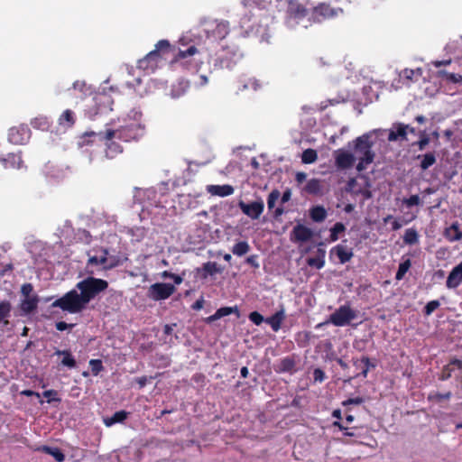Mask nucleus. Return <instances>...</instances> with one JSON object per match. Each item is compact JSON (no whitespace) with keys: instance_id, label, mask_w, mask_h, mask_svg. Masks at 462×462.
<instances>
[{"instance_id":"1","label":"nucleus","mask_w":462,"mask_h":462,"mask_svg":"<svg viewBox=\"0 0 462 462\" xmlns=\"http://www.w3.org/2000/svg\"><path fill=\"white\" fill-rule=\"evenodd\" d=\"M91 137H97L99 142L104 143L105 156L107 159H115L124 152V147L122 144L116 142V140H118L117 134L114 129L107 128L98 133L94 131L86 132L81 136L83 144H90L92 141L88 140V138Z\"/></svg>"},{"instance_id":"2","label":"nucleus","mask_w":462,"mask_h":462,"mask_svg":"<svg viewBox=\"0 0 462 462\" xmlns=\"http://www.w3.org/2000/svg\"><path fill=\"white\" fill-rule=\"evenodd\" d=\"M199 34L213 42L223 40L229 33V23L214 19H203L199 25Z\"/></svg>"},{"instance_id":"3","label":"nucleus","mask_w":462,"mask_h":462,"mask_svg":"<svg viewBox=\"0 0 462 462\" xmlns=\"http://www.w3.org/2000/svg\"><path fill=\"white\" fill-rule=\"evenodd\" d=\"M107 288L108 282L106 280L93 276L87 277L76 284V289L80 291L79 293L86 305Z\"/></svg>"},{"instance_id":"4","label":"nucleus","mask_w":462,"mask_h":462,"mask_svg":"<svg viewBox=\"0 0 462 462\" xmlns=\"http://www.w3.org/2000/svg\"><path fill=\"white\" fill-rule=\"evenodd\" d=\"M79 290L73 289L66 292L62 297L57 299L51 303V307L60 308L63 311H67L71 314H76L83 311L87 305L84 302Z\"/></svg>"},{"instance_id":"5","label":"nucleus","mask_w":462,"mask_h":462,"mask_svg":"<svg viewBox=\"0 0 462 462\" xmlns=\"http://www.w3.org/2000/svg\"><path fill=\"white\" fill-rule=\"evenodd\" d=\"M171 44L167 40L159 41L155 49L138 60L137 67L145 71H154L162 59L161 52L168 51Z\"/></svg>"},{"instance_id":"6","label":"nucleus","mask_w":462,"mask_h":462,"mask_svg":"<svg viewBox=\"0 0 462 462\" xmlns=\"http://www.w3.org/2000/svg\"><path fill=\"white\" fill-rule=\"evenodd\" d=\"M372 143L369 141V135L364 134L356 140L355 156L359 160L356 166L357 171H361L365 165L373 162L374 154L371 152Z\"/></svg>"},{"instance_id":"7","label":"nucleus","mask_w":462,"mask_h":462,"mask_svg":"<svg viewBox=\"0 0 462 462\" xmlns=\"http://www.w3.org/2000/svg\"><path fill=\"white\" fill-rule=\"evenodd\" d=\"M240 53L236 49L223 48L213 59L215 70L231 69L240 59Z\"/></svg>"},{"instance_id":"8","label":"nucleus","mask_w":462,"mask_h":462,"mask_svg":"<svg viewBox=\"0 0 462 462\" xmlns=\"http://www.w3.org/2000/svg\"><path fill=\"white\" fill-rule=\"evenodd\" d=\"M114 130L117 139L124 143L138 142L144 135V126L139 123H131Z\"/></svg>"},{"instance_id":"9","label":"nucleus","mask_w":462,"mask_h":462,"mask_svg":"<svg viewBox=\"0 0 462 462\" xmlns=\"http://www.w3.org/2000/svg\"><path fill=\"white\" fill-rule=\"evenodd\" d=\"M93 101L94 108L88 112L90 119H95L98 115L107 114L112 111L113 99L109 95L105 93L97 94Z\"/></svg>"},{"instance_id":"10","label":"nucleus","mask_w":462,"mask_h":462,"mask_svg":"<svg viewBox=\"0 0 462 462\" xmlns=\"http://www.w3.org/2000/svg\"><path fill=\"white\" fill-rule=\"evenodd\" d=\"M176 291L173 284L165 282H156L148 289V297L155 301L163 300L170 298Z\"/></svg>"},{"instance_id":"11","label":"nucleus","mask_w":462,"mask_h":462,"mask_svg":"<svg viewBox=\"0 0 462 462\" xmlns=\"http://www.w3.org/2000/svg\"><path fill=\"white\" fill-rule=\"evenodd\" d=\"M356 318V313L349 306H340L329 317V322L337 327H343Z\"/></svg>"},{"instance_id":"12","label":"nucleus","mask_w":462,"mask_h":462,"mask_svg":"<svg viewBox=\"0 0 462 462\" xmlns=\"http://www.w3.org/2000/svg\"><path fill=\"white\" fill-rule=\"evenodd\" d=\"M238 207L241 211L250 217L251 219H258L264 210V203L262 199L250 203H245L243 200L238 202Z\"/></svg>"},{"instance_id":"13","label":"nucleus","mask_w":462,"mask_h":462,"mask_svg":"<svg viewBox=\"0 0 462 462\" xmlns=\"http://www.w3.org/2000/svg\"><path fill=\"white\" fill-rule=\"evenodd\" d=\"M30 137L31 130L26 125H20L9 129L8 140L14 144H24L30 139Z\"/></svg>"},{"instance_id":"14","label":"nucleus","mask_w":462,"mask_h":462,"mask_svg":"<svg viewBox=\"0 0 462 462\" xmlns=\"http://www.w3.org/2000/svg\"><path fill=\"white\" fill-rule=\"evenodd\" d=\"M107 249L102 250V254L100 256L93 255L89 256L87 262V269L88 273L90 275L94 274L93 270H89L90 267L94 265H103V270H110L116 266V263H107Z\"/></svg>"},{"instance_id":"15","label":"nucleus","mask_w":462,"mask_h":462,"mask_svg":"<svg viewBox=\"0 0 462 462\" xmlns=\"http://www.w3.org/2000/svg\"><path fill=\"white\" fill-rule=\"evenodd\" d=\"M313 236V232L310 228L307 227L304 225H296L291 233V240L293 242L304 243L308 242Z\"/></svg>"},{"instance_id":"16","label":"nucleus","mask_w":462,"mask_h":462,"mask_svg":"<svg viewBox=\"0 0 462 462\" xmlns=\"http://www.w3.org/2000/svg\"><path fill=\"white\" fill-rule=\"evenodd\" d=\"M408 125L403 123H394L389 130L387 139L390 142L398 140L407 141Z\"/></svg>"},{"instance_id":"17","label":"nucleus","mask_w":462,"mask_h":462,"mask_svg":"<svg viewBox=\"0 0 462 462\" xmlns=\"http://www.w3.org/2000/svg\"><path fill=\"white\" fill-rule=\"evenodd\" d=\"M356 159L355 154L344 151H337L335 157L337 167L342 170L353 167Z\"/></svg>"},{"instance_id":"18","label":"nucleus","mask_w":462,"mask_h":462,"mask_svg":"<svg viewBox=\"0 0 462 462\" xmlns=\"http://www.w3.org/2000/svg\"><path fill=\"white\" fill-rule=\"evenodd\" d=\"M1 162L5 169L20 170L25 167L22 160L21 152L8 153L6 157L1 159Z\"/></svg>"},{"instance_id":"19","label":"nucleus","mask_w":462,"mask_h":462,"mask_svg":"<svg viewBox=\"0 0 462 462\" xmlns=\"http://www.w3.org/2000/svg\"><path fill=\"white\" fill-rule=\"evenodd\" d=\"M462 282V262L456 265L449 273L446 285L449 289L457 288Z\"/></svg>"},{"instance_id":"20","label":"nucleus","mask_w":462,"mask_h":462,"mask_svg":"<svg viewBox=\"0 0 462 462\" xmlns=\"http://www.w3.org/2000/svg\"><path fill=\"white\" fill-rule=\"evenodd\" d=\"M77 117L74 111L71 109H66L59 116L58 124L62 129L68 130L74 126Z\"/></svg>"},{"instance_id":"21","label":"nucleus","mask_w":462,"mask_h":462,"mask_svg":"<svg viewBox=\"0 0 462 462\" xmlns=\"http://www.w3.org/2000/svg\"><path fill=\"white\" fill-rule=\"evenodd\" d=\"M287 13L292 18L301 19L307 16L308 10L299 2L290 1L288 4Z\"/></svg>"},{"instance_id":"22","label":"nucleus","mask_w":462,"mask_h":462,"mask_svg":"<svg viewBox=\"0 0 462 462\" xmlns=\"http://www.w3.org/2000/svg\"><path fill=\"white\" fill-rule=\"evenodd\" d=\"M296 362L294 357L286 356L279 361L277 365H274V371L276 373H293L295 371Z\"/></svg>"},{"instance_id":"23","label":"nucleus","mask_w":462,"mask_h":462,"mask_svg":"<svg viewBox=\"0 0 462 462\" xmlns=\"http://www.w3.org/2000/svg\"><path fill=\"white\" fill-rule=\"evenodd\" d=\"M364 402V398L362 397H355L349 398L342 402V405L346 407L345 414H346V421L347 424H350L354 421L355 416L352 413L353 409L350 407L351 405H360Z\"/></svg>"},{"instance_id":"24","label":"nucleus","mask_w":462,"mask_h":462,"mask_svg":"<svg viewBox=\"0 0 462 462\" xmlns=\"http://www.w3.org/2000/svg\"><path fill=\"white\" fill-rule=\"evenodd\" d=\"M207 190L214 196L218 197H227L234 193L235 189L233 186L225 184V185H208L207 187Z\"/></svg>"},{"instance_id":"25","label":"nucleus","mask_w":462,"mask_h":462,"mask_svg":"<svg viewBox=\"0 0 462 462\" xmlns=\"http://www.w3.org/2000/svg\"><path fill=\"white\" fill-rule=\"evenodd\" d=\"M417 160H420V168L421 171H426L437 162L436 152H429L423 154L416 156Z\"/></svg>"},{"instance_id":"26","label":"nucleus","mask_w":462,"mask_h":462,"mask_svg":"<svg viewBox=\"0 0 462 462\" xmlns=\"http://www.w3.org/2000/svg\"><path fill=\"white\" fill-rule=\"evenodd\" d=\"M38 302V295L33 294L32 297L24 298L23 300H22L20 308L24 313L29 314L37 309Z\"/></svg>"},{"instance_id":"27","label":"nucleus","mask_w":462,"mask_h":462,"mask_svg":"<svg viewBox=\"0 0 462 462\" xmlns=\"http://www.w3.org/2000/svg\"><path fill=\"white\" fill-rule=\"evenodd\" d=\"M445 237L449 242H455L462 238V231L459 229L458 222H454L450 226L447 227L444 231Z\"/></svg>"},{"instance_id":"28","label":"nucleus","mask_w":462,"mask_h":462,"mask_svg":"<svg viewBox=\"0 0 462 462\" xmlns=\"http://www.w3.org/2000/svg\"><path fill=\"white\" fill-rule=\"evenodd\" d=\"M325 255L326 251L322 248H318L317 255L315 257H309L307 259V263L310 267H315L317 269H321L325 265Z\"/></svg>"},{"instance_id":"29","label":"nucleus","mask_w":462,"mask_h":462,"mask_svg":"<svg viewBox=\"0 0 462 462\" xmlns=\"http://www.w3.org/2000/svg\"><path fill=\"white\" fill-rule=\"evenodd\" d=\"M323 190L322 181L318 179H310L304 187V191L310 195H321Z\"/></svg>"},{"instance_id":"30","label":"nucleus","mask_w":462,"mask_h":462,"mask_svg":"<svg viewBox=\"0 0 462 462\" xmlns=\"http://www.w3.org/2000/svg\"><path fill=\"white\" fill-rule=\"evenodd\" d=\"M355 365L356 366L357 369H360V372H357L353 376H348V378L346 381L349 382L353 377H356L359 375H363L364 377H365L369 370V367L374 366V365L370 364L369 358L367 357H362L360 360H357L356 362H355Z\"/></svg>"},{"instance_id":"31","label":"nucleus","mask_w":462,"mask_h":462,"mask_svg":"<svg viewBox=\"0 0 462 462\" xmlns=\"http://www.w3.org/2000/svg\"><path fill=\"white\" fill-rule=\"evenodd\" d=\"M202 270L204 273L202 274V278H207L208 275L213 276L217 273H222L224 271V268L221 267L216 262H207L203 263Z\"/></svg>"},{"instance_id":"32","label":"nucleus","mask_w":462,"mask_h":462,"mask_svg":"<svg viewBox=\"0 0 462 462\" xmlns=\"http://www.w3.org/2000/svg\"><path fill=\"white\" fill-rule=\"evenodd\" d=\"M128 417V412L125 411H119L115 412L111 417L104 418V424L106 427H111L116 423H121Z\"/></svg>"},{"instance_id":"33","label":"nucleus","mask_w":462,"mask_h":462,"mask_svg":"<svg viewBox=\"0 0 462 462\" xmlns=\"http://www.w3.org/2000/svg\"><path fill=\"white\" fill-rule=\"evenodd\" d=\"M284 319V312L283 310H279L275 312L272 317L266 319V323H268L272 329L277 332L281 328V325L282 320Z\"/></svg>"},{"instance_id":"34","label":"nucleus","mask_w":462,"mask_h":462,"mask_svg":"<svg viewBox=\"0 0 462 462\" xmlns=\"http://www.w3.org/2000/svg\"><path fill=\"white\" fill-rule=\"evenodd\" d=\"M419 140L412 143V146L418 147L419 151L422 152L430 143V135L427 134L426 130L418 131Z\"/></svg>"},{"instance_id":"35","label":"nucleus","mask_w":462,"mask_h":462,"mask_svg":"<svg viewBox=\"0 0 462 462\" xmlns=\"http://www.w3.org/2000/svg\"><path fill=\"white\" fill-rule=\"evenodd\" d=\"M12 305L8 300H3L0 302V324L3 323L5 326L9 324L8 318L11 315Z\"/></svg>"},{"instance_id":"36","label":"nucleus","mask_w":462,"mask_h":462,"mask_svg":"<svg viewBox=\"0 0 462 462\" xmlns=\"http://www.w3.org/2000/svg\"><path fill=\"white\" fill-rule=\"evenodd\" d=\"M38 450L42 451L54 457L57 462H63L65 460V455L59 448H52L49 446H42Z\"/></svg>"},{"instance_id":"37","label":"nucleus","mask_w":462,"mask_h":462,"mask_svg":"<svg viewBox=\"0 0 462 462\" xmlns=\"http://www.w3.org/2000/svg\"><path fill=\"white\" fill-rule=\"evenodd\" d=\"M331 253H335L341 263L348 262L352 257V253L348 252L343 245H337L332 248Z\"/></svg>"},{"instance_id":"38","label":"nucleus","mask_w":462,"mask_h":462,"mask_svg":"<svg viewBox=\"0 0 462 462\" xmlns=\"http://www.w3.org/2000/svg\"><path fill=\"white\" fill-rule=\"evenodd\" d=\"M310 216L315 222H321L327 217V211L322 206H314L310 210Z\"/></svg>"},{"instance_id":"39","label":"nucleus","mask_w":462,"mask_h":462,"mask_svg":"<svg viewBox=\"0 0 462 462\" xmlns=\"http://www.w3.org/2000/svg\"><path fill=\"white\" fill-rule=\"evenodd\" d=\"M56 355L63 356L61 364L69 368H74L76 366V360L69 350H57Z\"/></svg>"},{"instance_id":"40","label":"nucleus","mask_w":462,"mask_h":462,"mask_svg":"<svg viewBox=\"0 0 462 462\" xmlns=\"http://www.w3.org/2000/svg\"><path fill=\"white\" fill-rule=\"evenodd\" d=\"M403 242L406 245H412L419 242V235L416 229L408 228L403 236Z\"/></svg>"},{"instance_id":"41","label":"nucleus","mask_w":462,"mask_h":462,"mask_svg":"<svg viewBox=\"0 0 462 462\" xmlns=\"http://www.w3.org/2000/svg\"><path fill=\"white\" fill-rule=\"evenodd\" d=\"M250 251V245L246 241H240L232 247V253L236 256H243Z\"/></svg>"},{"instance_id":"42","label":"nucleus","mask_w":462,"mask_h":462,"mask_svg":"<svg viewBox=\"0 0 462 462\" xmlns=\"http://www.w3.org/2000/svg\"><path fill=\"white\" fill-rule=\"evenodd\" d=\"M318 153L316 150L309 148L302 152L301 162L305 164H310L317 161Z\"/></svg>"},{"instance_id":"43","label":"nucleus","mask_w":462,"mask_h":462,"mask_svg":"<svg viewBox=\"0 0 462 462\" xmlns=\"http://www.w3.org/2000/svg\"><path fill=\"white\" fill-rule=\"evenodd\" d=\"M198 52V49L195 45H190L186 50H180L178 54L175 56V61L185 60L190 56H193Z\"/></svg>"},{"instance_id":"44","label":"nucleus","mask_w":462,"mask_h":462,"mask_svg":"<svg viewBox=\"0 0 462 462\" xmlns=\"http://www.w3.org/2000/svg\"><path fill=\"white\" fill-rule=\"evenodd\" d=\"M345 230V225L341 222H337L330 229V241H337L338 239L339 234L343 233Z\"/></svg>"},{"instance_id":"45","label":"nucleus","mask_w":462,"mask_h":462,"mask_svg":"<svg viewBox=\"0 0 462 462\" xmlns=\"http://www.w3.org/2000/svg\"><path fill=\"white\" fill-rule=\"evenodd\" d=\"M410 267H411L410 259H407L404 262L401 263L399 264L398 271L395 275L396 280H402L404 277L405 273L408 272Z\"/></svg>"},{"instance_id":"46","label":"nucleus","mask_w":462,"mask_h":462,"mask_svg":"<svg viewBox=\"0 0 462 462\" xmlns=\"http://www.w3.org/2000/svg\"><path fill=\"white\" fill-rule=\"evenodd\" d=\"M439 75L444 77L448 81L452 83H460L462 82V75L456 74V73H450L446 70H440Z\"/></svg>"},{"instance_id":"47","label":"nucleus","mask_w":462,"mask_h":462,"mask_svg":"<svg viewBox=\"0 0 462 462\" xmlns=\"http://www.w3.org/2000/svg\"><path fill=\"white\" fill-rule=\"evenodd\" d=\"M281 196V193L278 189H273L270 194L268 195V198H267V206H268V208L271 210L274 208L277 200L279 199Z\"/></svg>"},{"instance_id":"48","label":"nucleus","mask_w":462,"mask_h":462,"mask_svg":"<svg viewBox=\"0 0 462 462\" xmlns=\"http://www.w3.org/2000/svg\"><path fill=\"white\" fill-rule=\"evenodd\" d=\"M421 75H422V69L420 68L417 69H405L402 72V76L410 80H412L413 78H416V79H417L418 77H420Z\"/></svg>"},{"instance_id":"49","label":"nucleus","mask_w":462,"mask_h":462,"mask_svg":"<svg viewBox=\"0 0 462 462\" xmlns=\"http://www.w3.org/2000/svg\"><path fill=\"white\" fill-rule=\"evenodd\" d=\"M452 396L451 392H447L445 393H432L429 395V400L440 402L443 400H449Z\"/></svg>"},{"instance_id":"50","label":"nucleus","mask_w":462,"mask_h":462,"mask_svg":"<svg viewBox=\"0 0 462 462\" xmlns=\"http://www.w3.org/2000/svg\"><path fill=\"white\" fill-rule=\"evenodd\" d=\"M89 365L93 375H97L104 370V366L100 359H91L89 361Z\"/></svg>"},{"instance_id":"51","label":"nucleus","mask_w":462,"mask_h":462,"mask_svg":"<svg viewBox=\"0 0 462 462\" xmlns=\"http://www.w3.org/2000/svg\"><path fill=\"white\" fill-rule=\"evenodd\" d=\"M238 310L236 307H222L217 310L216 313L218 317V319H221L223 317L231 315L233 313H237Z\"/></svg>"},{"instance_id":"52","label":"nucleus","mask_w":462,"mask_h":462,"mask_svg":"<svg viewBox=\"0 0 462 462\" xmlns=\"http://www.w3.org/2000/svg\"><path fill=\"white\" fill-rule=\"evenodd\" d=\"M42 396L47 398V402L51 403L53 402H60V398L58 397V392L56 390L51 389L46 390L42 393Z\"/></svg>"},{"instance_id":"53","label":"nucleus","mask_w":462,"mask_h":462,"mask_svg":"<svg viewBox=\"0 0 462 462\" xmlns=\"http://www.w3.org/2000/svg\"><path fill=\"white\" fill-rule=\"evenodd\" d=\"M440 303L439 300H430L429 301L426 306L424 307L423 312L426 316H430L439 307Z\"/></svg>"},{"instance_id":"54","label":"nucleus","mask_w":462,"mask_h":462,"mask_svg":"<svg viewBox=\"0 0 462 462\" xmlns=\"http://www.w3.org/2000/svg\"><path fill=\"white\" fill-rule=\"evenodd\" d=\"M402 202L408 208H411L414 206H419L420 204V199L419 195H411L410 198L404 199Z\"/></svg>"},{"instance_id":"55","label":"nucleus","mask_w":462,"mask_h":462,"mask_svg":"<svg viewBox=\"0 0 462 462\" xmlns=\"http://www.w3.org/2000/svg\"><path fill=\"white\" fill-rule=\"evenodd\" d=\"M162 278H165V279L168 278V279L173 280L174 283L177 285H180L183 281L181 276L175 274L173 273H171L169 271H164L162 273Z\"/></svg>"},{"instance_id":"56","label":"nucleus","mask_w":462,"mask_h":462,"mask_svg":"<svg viewBox=\"0 0 462 462\" xmlns=\"http://www.w3.org/2000/svg\"><path fill=\"white\" fill-rule=\"evenodd\" d=\"M249 319L255 325L259 326L263 321V317L258 311H253L249 314Z\"/></svg>"},{"instance_id":"57","label":"nucleus","mask_w":462,"mask_h":462,"mask_svg":"<svg viewBox=\"0 0 462 462\" xmlns=\"http://www.w3.org/2000/svg\"><path fill=\"white\" fill-rule=\"evenodd\" d=\"M33 291V286L32 283H24L22 285L21 292L24 298L32 297Z\"/></svg>"},{"instance_id":"58","label":"nucleus","mask_w":462,"mask_h":462,"mask_svg":"<svg viewBox=\"0 0 462 462\" xmlns=\"http://www.w3.org/2000/svg\"><path fill=\"white\" fill-rule=\"evenodd\" d=\"M313 378L315 382L322 383L326 378L324 371L320 368H315L313 371Z\"/></svg>"},{"instance_id":"59","label":"nucleus","mask_w":462,"mask_h":462,"mask_svg":"<svg viewBox=\"0 0 462 462\" xmlns=\"http://www.w3.org/2000/svg\"><path fill=\"white\" fill-rule=\"evenodd\" d=\"M241 84H242V86L237 87L238 90L246 89L249 88H251L253 89H256V87H257L256 81L250 79L247 80V82L241 81Z\"/></svg>"},{"instance_id":"60","label":"nucleus","mask_w":462,"mask_h":462,"mask_svg":"<svg viewBox=\"0 0 462 462\" xmlns=\"http://www.w3.org/2000/svg\"><path fill=\"white\" fill-rule=\"evenodd\" d=\"M56 328L59 330V331H63V330H66L68 328H71L74 327V324H68L66 323L65 321H59L56 323Z\"/></svg>"},{"instance_id":"61","label":"nucleus","mask_w":462,"mask_h":462,"mask_svg":"<svg viewBox=\"0 0 462 462\" xmlns=\"http://www.w3.org/2000/svg\"><path fill=\"white\" fill-rule=\"evenodd\" d=\"M245 262L254 267V268H258L259 267V263L257 262V256L256 255H250L246 258Z\"/></svg>"},{"instance_id":"62","label":"nucleus","mask_w":462,"mask_h":462,"mask_svg":"<svg viewBox=\"0 0 462 462\" xmlns=\"http://www.w3.org/2000/svg\"><path fill=\"white\" fill-rule=\"evenodd\" d=\"M135 382L138 383L139 388H143L147 384L148 377L147 376L137 377V378H135Z\"/></svg>"},{"instance_id":"63","label":"nucleus","mask_w":462,"mask_h":462,"mask_svg":"<svg viewBox=\"0 0 462 462\" xmlns=\"http://www.w3.org/2000/svg\"><path fill=\"white\" fill-rule=\"evenodd\" d=\"M306 178H307V174L303 171H299L295 175V180L298 183H302L306 180Z\"/></svg>"},{"instance_id":"64","label":"nucleus","mask_w":462,"mask_h":462,"mask_svg":"<svg viewBox=\"0 0 462 462\" xmlns=\"http://www.w3.org/2000/svg\"><path fill=\"white\" fill-rule=\"evenodd\" d=\"M449 365H455L457 366V368L461 369V366H462V360L458 359V358H452L450 361H449Z\"/></svg>"}]
</instances>
